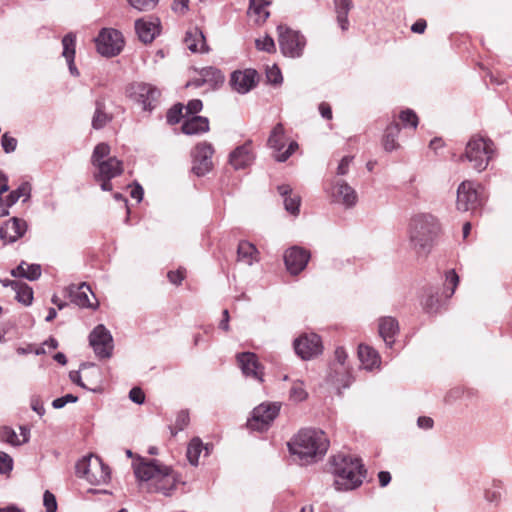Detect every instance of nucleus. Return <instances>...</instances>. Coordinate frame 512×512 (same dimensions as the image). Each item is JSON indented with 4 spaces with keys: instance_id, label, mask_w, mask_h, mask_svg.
<instances>
[{
    "instance_id": "f257e3e1",
    "label": "nucleus",
    "mask_w": 512,
    "mask_h": 512,
    "mask_svg": "<svg viewBox=\"0 0 512 512\" xmlns=\"http://www.w3.org/2000/svg\"><path fill=\"white\" fill-rule=\"evenodd\" d=\"M287 445L289 452L306 465L322 459L329 448V440L320 429L304 428Z\"/></svg>"
},
{
    "instance_id": "f03ea898",
    "label": "nucleus",
    "mask_w": 512,
    "mask_h": 512,
    "mask_svg": "<svg viewBox=\"0 0 512 512\" xmlns=\"http://www.w3.org/2000/svg\"><path fill=\"white\" fill-rule=\"evenodd\" d=\"M440 231L436 217L429 213L414 215L409 222L410 245L418 255H428Z\"/></svg>"
},
{
    "instance_id": "7ed1b4c3",
    "label": "nucleus",
    "mask_w": 512,
    "mask_h": 512,
    "mask_svg": "<svg viewBox=\"0 0 512 512\" xmlns=\"http://www.w3.org/2000/svg\"><path fill=\"white\" fill-rule=\"evenodd\" d=\"M334 486L338 491H349L360 487L366 478L367 470L362 460L350 455H337L332 458Z\"/></svg>"
},
{
    "instance_id": "20e7f679",
    "label": "nucleus",
    "mask_w": 512,
    "mask_h": 512,
    "mask_svg": "<svg viewBox=\"0 0 512 512\" xmlns=\"http://www.w3.org/2000/svg\"><path fill=\"white\" fill-rule=\"evenodd\" d=\"M75 473L92 485L107 484L111 480V470L99 456L85 455L76 462Z\"/></svg>"
},
{
    "instance_id": "39448f33",
    "label": "nucleus",
    "mask_w": 512,
    "mask_h": 512,
    "mask_svg": "<svg viewBox=\"0 0 512 512\" xmlns=\"http://www.w3.org/2000/svg\"><path fill=\"white\" fill-rule=\"evenodd\" d=\"M495 153L494 142L479 135L472 136L468 141L464 157L477 172L484 171Z\"/></svg>"
},
{
    "instance_id": "423d86ee",
    "label": "nucleus",
    "mask_w": 512,
    "mask_h": 512,
    "mask_svg": "<svg viewBox=\"0 0 512 512\" xmlns=\"http://www.w3.org/2000/svg\"><path fill=\"white\" fill-rule=\"evenodd\" d=\"M127 96L139 104L144 111L152 112L159 103L160 90L154 85L135 82L126 89Z\"/></svg>"
},
{
    "instance_id": "0eeeda50",
    "label": "nucleus",
    "mask_w": 512,
    "mask_h": 512,
    "mask_svg": "<svg viewBox=\"0 0 512 512\" xmlns=\"http://www.w3.org/2000/svg\"><path fill=\"white\" fill-rule=\"evenodd\" d=\"M278 42L281 53L290 58H299L306 45L305 37L296 30L280 24L277 26Z\"/></svg>"
},
{
    "instance_id": "6e6552de",
    "label": "nucleus",
    "mask_w": 512,
    "mask_h": 512,
    "mask_svg": "<svg viewBox=\"0 0 512 512\" xmlns=\"http://www.w3.org/2000/svg\"><path fill=\"white\" fill-rule=\"evenodd\" d=\"M97 51L105 57H114L120 54L124 41L120 31L113 28H102L95 38Z\"/></svg>"
},
{
    "instance_id": "1a4fd4ad",
    "label": "nucleus",
    "mask_w": 512,
    "mask_h": 512,
    "mask_svg": "<svg viewBox=\"0 0 512 512\" xmlns=\"http://www.w3.org/2000/svg\"><path fill=\"white\" fill-rule=\"evenodd\" d=\"M96 171L93 176L96 182L100 183L102 191H112L111 180L123 173V162L117 157H108L106 161H101L94 166Z\"/></svg>"
},
{
    "instance_id": "9d476101",
    "label": "nucleus",
    "mask_w": 512,
    "mask_h": 512,
    "mask_svg": "<svg viewBox=\"0 0 512 512\" xmlns=\"http://www.w3.org/2000/svg\"><path fill=\"white\" fill-rule=\"evenodd\" d=\"M89 345L99 359H109L113 355L114 341L111 332L98 324L89 334Z\"/></svg>"
},
{
    "instance_id": "9b49d317",
    "label": "nucleus",
    "mask_w": 512,
    "mask_h": 512,
    "mask_svg": "<svg viewBox=\"0 0 512 512\" xmlns=\"http://www.w3.org/2000/svg\"><path fill=\"white\" fill-rule=\"evenodd\" d=\"M480 185L471 181H463L457 189V209L462 212H475L482 205Z\"/></svg>"
},
{
    "instance_id": "f8f14e48",
    "label": "nucleus",
    "mask_w": 512,
    "mask_h": 512,
    "mask_svg": "<svg viewBox=\"0 0 512 512\" xmlns=\"http://www.w3.org/2000/svg\"><path fill=\"white\" fill-rule=\"evenodd\" d=\"M280 409L281 403L279 402L261 403L253 409L252 416L248 420V425L251 429L259 431L266 430L279 415Z\"/></svg>"
},
{
    "instance_id": "ddd939ff",
    "label": "nucleus",
    "mask_w": 512,
    "mask_h": 512,
    "mask_svg": "<svg viewBox=\"0 0 512 512\" xmlns=\"http://www.w3.org/2000/svg\"><path fill=\"white\" fill-rule=\"evenodd\" d=\"M293 348L302 360H310L323 351L321 337L316 333H304L293 341Z\"/></svg>"
},
{
    "instance_id": "4468645a",
    "label": "nucleus",
    "mask_w": 512,
    "mask_h": 512,
    "mask_svg": "<svg viewBox=\"0 0 512 512\" xmlns=\"http://www.w3.org/2000/svg\"><path fill=\"white\" fill-rule=\"evenodd\" d=\"M214 149L210 143L202 142L195 146L192 152V172L198 177L205 176L212 169Z\"/></svg>"
},
{
    "instance_id": "2eb2a0df",
    "label": "nucleus",
    "mask_w": 512,
    "mask_h": 512,
    "mask_svg": "<svg viewBox=\"0 0 512 512\" xmlns=\"http://www.w3.org/2000/svg\"><path fill=\"white\" fill-rule=\"evenodd\" d=\"M258 72L249 68L245 70H235L230 75L229 84L232 90L239 94H247L258 84Z\"/></svg>"
},
{
    "instance_id": "dca6fc26",
    "label": "nucleus",
    "mask_w": 512,
    "mask_h": 512,
    "mask_svg": "<svg viewBox=\"0 0 512 512\" xmlns=\"http://www.w3.org/2000/svg\"><path fill=\"white\" fill-rule=\"evenodd\" d=\"M310 252L300 246H292L288 248L284 253V263L287 271L292 275H297L302 272L309 260Z\"/></svg>"
},
{
    "instance_id": "f3484780",
    "label": "nucleus",
    "mask_w": 512,
    "mask_h": 512,
    "mask_svg": "<svg viewBox=\"0 0 512 512\" xmlns=\"http://www.w3.org/2000/svg\"><path fill=\"white\" fill-rule=\"evenodd\" d=\"M237 362L245 377L252 378L260 383L264 381V367L259 362L258 356L253 352L238 353Z\"/></svg>"
},
{
    "instance_id": "a211bd4d",
    "label": "nucleus",
    "mask_w": 512,
    "mask_h": 512,
    "mask_svg": "<svg viewBox=\"0 0 512 512\" xmlns=\"http://www.w3.org/2000/svg\"><path fill=\"white\" fill-rule=\"evenodd\" d=\"M27 222L19 217H12L0 227V239L4 244H11L22 238L27 232Z\"/></svg>"
},
{
    "instance_id": "6ab92c4d",
    "label": "nucleus",
    "mask_w": 512,
    "mask_h": 512,
    "mask_svg": "<svg viewBox=\"0 0 512 512\" xmlns=\"http://www.w3.org/2000/svg\"><path fill=\"white\" fill-rule=\"evenodd\" d=\"M168 472L169 466L161 464L156 459H151L146 462L142 461L134 468L136 478L141 481H155L159 475L169 476Z\"/></svg>"
},
{
    "instance_id": "aec40b11",
    "label": "nucleus",
    "mask_w": 512,
    "mask_h": 512,
    "mask_svg": "<svg viewBox=\"0 0 512 512\" xmlns=\"http://www.w3.org/2000/svg\"><path fill=\"white\" fill-rule=\"evenodd\" d=\"M255 159V155L252 150V141L247 140L244 144L237 146L229 154V163L234 169H244L250 166Z\"/></svg>"
},
{
    "instance_id": "412c9836",
    "label": "nucleus",
    "mask_w": 512,
    "mask_h": 512,
    "mask_svg": "<svg viewBox=\"0 0 512 512\" xmlns=\"http://www.w3.org/2000/svg\"><path fill=\"white\" fill-rule=\"evenodd\" d=\"M135 31L141 42L145 44L151 43L160 34L159 19H138L135 21Z\"/></svg>"
},
{
    "instance_id": "4be33fe9",
    "label": "nucleus",
    "mask_w": 512,
    "mask_h": 512,
    "mask_svg": "<svg viewBox=\"0 0 512 512\" xmlns=\"http://www.w3.org/2000/svg\"><path fill=\"white\" fill-rule=\"evenodd\" d=\"M399 322L392 316H383L378 320V331L385 345L392 348L395 343V337L399 333Z\"/></svg>"
},
{
    "instance_id": "5701e85b",
    "label": "nucleus",
    "mask_w": 512,
    "mask_h": 512,
    "mask_svg": "<svg viewBox=\"0 0 512 512\" xmlns=\"http://www.w3.org/2000/svg\"><path fill=\"white\" fill-rule=\"evenodd\" d=\"M332 197L335 202L343 204L346 208L355 206L358 200L356 191L344 180L335 183Z\"/></svg>"
},
{
    "instance_id": "b1692460",
    "label": "nucleus",
    "mask_w": 512,
    "mask_h": 512,
    "mask_svg": "<svg viewBox=\"0 0 512 512\" xmlns=\"http://www.w3.org/2000/svg\"><path fill=\"white\" fill-rule=\"evenodd\" d=\"M184 43L193 53H206L209 51L204 33L198 27H193L187 30L184 37Z\"/></svg>"
},
{
    "instance_id": "393cba45",
    "label": "nucleus",
    "mask_w": 512,
    "mask_h": 512,
    "mask_svg": "<svg viewBox=\"0 0 512 512\" xmlns=\"http://www.w3.org/2000/svg\"><path fill=\"white\" fill-rule=\"evenodd\" d=\"M62 46V56L66 59L70 74L74 77H78L80 72L75 65L76 36L71 32L64 35L62 38Z\"/></svg>"
},
{
    "instance_id": "a878e982",
    "label": "nucleus",
    "mask_w": 512,
    "mask_h": 512,
    "mask_svg": "<svg viewBox=\"0 0 512 512\" xmlns=\"http://www.w3.org/2000/svg\"><path fill=\"white\" fill-rule=\"evenodd\" d=\"M88 292H90L94 296L90 286L85 282L81 283L78 286L73 285L69 289L71 301L75 303L77 306L82 308L96 309L98 307V302H96V304L91 303L88 297Z\"/></svg>"
},
{
    "instance_id": "bb28decb",
    "label": "nucleus",
    "mask_w": 512,
    "mask_h": 512,
    "mask_svg": "<svg viewBox=\"0 0 512 512\" xmlns=\"http://www.w3.org/2000/svg\"><path fill=\"white\" fill-rule=\"evenodd\" d=\"M277 191L283 198L284 208L291 215L297 216L300 212L301 197L292 194V188L288 184L277 186Z\"/></svg>"
},
{
    "instance_id": "cd10ccee",
    "label": "nucleus",
    "mask_w": 512,
    "mask_h": 512,
    "mask_svg": "<svg viewBox=\"0 0 512 512\" xmlns=\"http://www.w3.org/2000/svg\"><path fill=\"white\" fill-rule=\"evenodd\" d=\"M181 130L186 135H197L209 131V120L204 116L187 117L182 125Z\"/></svg>"
},
{
    "instance_id": "c85d7f7f",
    "label": "nucleus",
    "mask_w": 512,
    "mask_h": 512,
    "mask_svg": "<svg viewBox=\"0 0 512 512\" xmlns=\"http://www.w3.org/2000/svg\"><path fill=\"white\" fill-rule=\"evenodd\" d=\"M168 474L169 476L159 475L155 480V491L164 496H170L175 490L177 483L180 482L179 474L175 473L170 466Z\"/></svg>"
},
{
    "instance_id": "c756f323",
    "label": "nucleus",
    "mask_w": 512,
    "mask_h": 512,
    "mask_svg": "<svg viewBox=\"0 0 512 512\" xmlns=\"http://www.w3.org/2000/svg\"><path fill=\"white\" fill-rule=\"evenodd\" d=\"M358 357L366 370H373L381 363L379 353L369 345L360 344L358 346Z\"/></svg>"
},
{
    "instance_id": "7c9ffc66",
    "label": "nucleus",
    "mask_w": 512,
    "mask_h": 512,
    "mask_svg": "<svg viewBox=\"0 0 512 512\" xmlns=\"http://www.w3.org/2000/svg\"><path fill=\"white\" fill-rule=\"evenodd\" d=\"M422 306L426 313L436 314L442 306V298L438 287H428L422 300Z\"/></svg>"
},
{
    "instance_id": "2f4dec72",
    "label": "nucleus",
    "mask_w": 512,
    "mask_h": 512,
    "mask_svg": "<svg viewBox=\"0 0 512 512\" xmlns=\"http://www.w3.org/2000/svg\"><path fill=\"white\" fill-rule=\"evenodd\" d=\"M285 129L282 123H277L271 130L267 140V146L272 149L275 154L280 153L285 147Z\"/></svg>"
},
{
    "instance_id": "473e14b6",
    "label": "nucleus",
    "mask_w": 512,
    "mask_h": 512,
    "mask_svg": "<svg viewBox=\"0 0 512 512\" xmlns=\"http://www.w3.org/2000/svg\"><path fill=\"white\" fill-rule=\"evenodd\" d=\"M400 133V125L396 122L390 123L383 135L382 144L386 152H392L399 147L397 142Z\"/></svg>"
},
{
    "instance_id": "72a5a7b5",
    "label": "nucleus",
    "mask_w": 512,
    "mask_h": 512,
    "mask_svg": "<svg viewBox=\"0 0 512 512\" xmlns=\"http://www.w3.org/2000/svg\"><path fill=\"white\" fill-rule=\"evenodd\" d=\"M335 12L337 14V22L342 31L349 28L348 14L352 8L351 0H334Z\"/></svg>"
},
{
    "instance_id": "f704fd0d",
    "label": "nucleus",
    "mask_w": 512,
    "mask_h": 512,
    "mask_svg": "<svg viewBox=\"0 0 512 512\" xmlns=\"http://www.w3.org/2000/svg\"><path fill=\"white\" fill-rule=\"evenodd\" d=\"M200 76H203L206 80V84H209L212 88H218L225 81V76L219 68L213 66L203 67L198 71Z\"/></svg>"
},
{
    "instance_id": "c9c22d12",
    "label": "nucleus",
    "mask_w": 512,
    "mask_h": 512,
    "mask_svg": "<svg viewBox=\"0 0 512 512\" xmlns=\"http://www.w3.org/2000/svg\"><path fill=\"white\" fill-rule=\"evenodd\" d=\"M258 250L254 244L249 241L242 240L237 246V258L238 261H242L248 265H252L256 260Z\"/></svg>"
},
{
    "instance_id": "e433bc0d",
    "label": "nucleus",
    "mask_w": 512,
    "mask_h": 512,
    "mask_svg": "<svg viewBox=\"0 0 512 512\" xmlns=\"http://www.w3.org/2000/svg\"><path fill=\"white\" fill-rule=\"evenodd\" d=\"M110 121H112V115L106 113L104 102L97 100L95 102V111L92 117V127L95 130H100L104 128Z\"/></svg>"
},
{
    "instance_id": "4c0bfd02",
    "label": "nucleus",
    "mask_w": 512,
    "mask_h": 512,
    "mask_svg": "<svg viewBox=\"0 0 512 512\" xmlns=\"http://www.w3.org/2000/svg\"><path fill=\"white\" fill-rule=\"evenodd\" d=\"M335 361L330 365L331 371L335 374H344L349 376V367L346 366L348 354L343 347H337L335 350Z\"/></svg>"
},
{
    "instance_id": "58836bf2",
    "label": "nucleus",
    "mask_w": 512,
    "mask_h": 512,
    "mask_svg": "<svg viewBox=\"0 0 512 512\" xmlns=\"http://www.w3.org/2000/svg\"><path fill=\"white\" fill-rule=\"evenodd\" d=\"M270 4L269 0H249L248 12L256 15L258 21L264 23L270 16V12L266 9Z\"/></svg>"
},
{
    "instance_id": "ea45409f",
    "label": "nucleus",
    "mask_w": 512,
    "mask_h": 512,
    "mask_svg": "<svg viewBox=\"0 0 512 512\" xmlns=\"http://www.w3.org/2000/svg\"><path fill=\"white\" fill-rule=\"evenodd\" d=\"M203 451V442L199 437H194L188 444L186 456L192 466H197L199 457Z\"/></svg>"
},
{
    "instance_id": "a19ab883",
    "label": "nucleus",
    "mask_w": 512,
    "mask_h": 512,
    "mask_svg": "<svg viewBox=\"0 0 512 512\" xmlns=\"http://www.w3.org/2000/svg\"><path fill=\"white\" fill-rule=\"evenodd\" d=\"M16 292L15 299L25 305L30 306L33 302V289L26 283L20 282L19 288L14 290Z\"/></svg>"
},
{
    "instance_id": "79ce46f5",
    "label": "nucleus",
    "mask_w": 512,
    "mask_h": 512,
    "mask_svg": "<svg viewBox=\"0 0 512 512\" xmlns=\"http://www.w3.org/2000/svg\"><path fill=\"white\" fill-rule=\"evenodd\" d=\"M0 441L14 447L21 445V440H19L15 430L6 425L0 427Z\"/></svg>"
},
{
    "instance_id": "37998d69",
    "label": "nucleus",
    "mask_w": 512,
    "mask_h": 512,
    "mask_svg": "<svg viewBox=\"0 0 512 512\" xmlns=\"http://www.w3.org/2000/svg\"><path fill=\"white\" fill-rule=\"evenodd\" d=\"M110 154V146L105 143V142H101L99 144H97L95 147H94V150H93V153H92V156H91V163L93 166L97 165V163H100L101 161H106V159L109 156Z\"/></svg>"
},
{
    "instance_id": "c03bdc74",
    "label": "nucleus",
    "mask_w": 512,
    "mask_h": 512,
    "mask_svg": "<svg viewBox=\"0 0 512 512\" xmlns=\"http://www.w3.org/2000/svg\"><path fill=\"white\" fill-rule=\"evenodd\" d=\"M21 196H26L24 202L30 198V187L27 183L21 184L17 189L11 191L4 199L13 206Z\"/></svg>"
},
{
    "instance_id": "a18cd8bd",
    "label": "nucleus",
    "mask_w": 512,
    "mask_h": 512,
    "mask_svg": "<svg viewBox=\"0 0 512 512\" xmlns=\"http://www.w3.org/2000/svg\"><path fill=\"white\" fill-rule=\"evenodd\" d=\"M190 417L188 410H181L176 416V420L173 426H170V431L173 436L177 435L178 432L183 431L189 424Z\"/></svg>"
},
{
    "instance_id": "49530a36",
    "label": "nucleus",
    "mask_w": 512,
    "mask_h": 512,
    "mask_svg": "<svg viewBox=\"0 0 512 512\" xmlns=\"http://www.w3.org/2000/svg\"><path fill=\"white\" fill-rule=\"evenodd\" d=\"M459 283V276L454 269H450L445 273V293L446 297H451Z\"/></svg>"
},
{
    "instance_id": "de8ad7c7",
    "label": "nucleus",
    "mask_w": 512,
    "mask_h": 512,
    "mask_svg": "<svg viewBox=\"0 0 512 512\" xmlns=\"http://www.w3.org/2000/svg\"><path fill=\"white\" fill-rule=\"evenodd\" d=\"M183 108L184 105L182 103H176L168 109L166 113V121L169 125H175L181 121L183 118Z\"/></svg>"
},
{
    "instance_id": "09e8293b",
    "label": "nucleus",
    "mask_w": 512,
    "mask_h": 512,
    "mask_svg": "<svg viewBox=\"0 0 512 512\" xmlns=\"http://www.w3.org/2000/svg\"><path fill=\"white\" fill-rule=\"evenodd\" d=\"M399 118L404 127H411L413 129H416L418 126V116L412 109L407 108L405 110H402L399 114Z\"/></svg>"
},
{
    "instance_id": "8fccbe9b",
    "label": "nucleus",
    "mask_w": 512,
    "mask_h": 512,
    "mask_svg": "<svg viewBox=\"0 0 512 512\" xmlns=\"http://www.w3.org/2000/svg\"><path fill=\"white\" fill-rule=\"evenodd\" d=\"M290 399L294 402H302L308 397V393L304 389V384L301 381L293 383L289 391Z\"/></svg>"
},
{
    "instance_id": "3c124183",
    "label": "nucleus",
    "mask_w": 512,
    "mask_h": 512,
    "mask_svg": "<svg viewBox=\"0 0 512 512\" xmlns=\"http://www.w3.org/2000/svg\"><path fill=\"white\" fill-rule=\"evenodd\" d=\"M503 485L500 480L493 481V488L485 491V499L490 503H498L501 499V489Z\"/></svg>"
},
{
    "instance_id": "603ef678",
    "label": "nucleus",
    "mask_w": 512,
    "mask_h": 512,
    "mask_svg": "<svg viewBox=\"0 0 512 512\" xmlns=\"http://www.w3.org/2000/svg\"><path fill=\"white\" fill-rule=\"evenodd\" d=\"M255 46L258 50L265 51L267 53H274L276 46L273 38L266 35L263 39H256Z\"/></svg>"
},
{
    "instance_id": "864d4df0",
    "label": "nucleus",
    "mask_w": 512,
    "mask_h": 512,
    "mask_svg": "<svg viewBox=\"0 0 512 512\" xmlns=\"http://www.w3.org/2000/svg\"><path fill=\"white\" fill-rule=\"evenodd\" d=\"M266 78L268 83L272 85H280L283 82V76L281 70L277 65H273L266 71Z\"/></svg>"
},
{
    "instance_id": "5fc2aeb1",
    "label": "nucleus",
    "mask_w": 512,
    "mask_h": 512,
    "mask_svg": "<svg viewBox=\"0 0 512 512\" xmlns=\"http://www.w3.org/2000/svg\"><path fill=\"white\" fill-rule=\"evenodd\" d=\"M298 147L299 145L296 141H291L284 151L274 155L275 160L280 163L287 161Z\"/></svg>"
},
{
    "instance_id": "6e6d98bb",
    "label": "nucleus",
    "mask_w": 512,
    "mask_h": 512,
    "mask_svg": "<svg viewBox=\"0 0 512 512\" xmlns=\"http://www.w3.org/2000/svg\"><path fill=\"white\" fill-rule=\"evenodd\" d=\"M13 469V458L3 452L0 451V474L5 475L12 471Z\"/></svg>"
},
{
    "instance_id": "4d7b16f0",
    "label": "nucleus",
    "mask_w": 512,
    "mask_h": 512,
    "mask_svg": "<svg viewBox=\"0 0 512 512\" xmlns=\"http://www.w3.org/2000/svg\"><path fill=\"white\" fill-rule=\"evenodd\" d=\"M128 3L139 11H147L153 9L159 0H127Z\"/></svg>"
},
{
    "instance_id": "13d9d810",
    "label": "nucleus",
    "mask_w": 512,
    "mask_h": 512,
    "mask_svg": "<svg viewBox=\"0 0 512 512\" xmlns=\"http://www.w3.org/2000/svg\"><path fill=\"white\" fill-rule=\"evenodd\" d=\"M1 146L5 153H12L16 150L17 139L8 133H4L1 137Z\"/></svg>"
},
{
    "instance_id": "bf43d9fd",
    "label": "nucleus",
    "mask_w": 512,
    "mask_h": 512,
    "mask_svg": "<svg viewBox=\"0 0 512 512\" xmlns=\"http://www.w3.org/2000/svg\"><path fill=\"white\" fill-rule=\"evenodd\" d=\"M43 505L46 509V512H56L57 511V501L56 497L53 493L46 490L43 495Z\"/></svg>"
},
{
    "instance_id": "052dcab7",
    "label": "nucleus",
    "mask_w": 512,
    "mask_h": 512,
    "mask_svg": "<svg viewBox=\"0 0 512 512\" xmlns=\"http://www.w3.org/2000/svg\"><path fill=\"white\" fill-rule=\"evenodd\" d=\"M42 273L41 266L39 264H27L25 279L29 281H36L40 278Z\"/></svg>"
},
{
    "instance_id": "680f3d73",
    "label": "nucleus",
    "mask_w": 512,
    "mask_h": 512,
    "mask_svg": "<svg viewBox=\"0 0 512 512\" xmlns=\"http://www.w3.org/2000/svg\"><path fill=\"white\" fill-rule=\"evenodd\" d=\"M78 401V397L73 394H66L59 398H56L52 401V407L54 409H61L68 403H76Z\"/></svg>"
},
{
    "instance_id": "e2e57ef3",
    "label": "nucleus",
    "mask_w": 512,
    "mask_h": 512,
    "mask_svg": "<svg viewBox=\"0 0 512 512\" xmlns=\"http://www.w3.org/2000/svg\"><path fill=\"white\" fill-rule=\"evenodd\" d=\"M69 378L70 380L76 384L77 386L85 389V390H88V391H91L93 393H96L98 392L100 389L97 388V387H94V388H91V387H88L83 381H82V377H81V374H80V371H71L69 373Z\"/></svg>"
},
{
    "instance_id": "0e129e2a",
    "label": "nucleus",
    "mask_w": 512,
    "mask_h": 512,
    "mask_svg": "<svg viewBox=\"0 0 512 512\" xmlns=\"http://www.w3.org/2000/svg\"><path fill=\"white\" fill-rule=\"evenodd\" d=\"M202 108L203 103L200 99L189 100L185 106L186 113L192 116H198L197 113H199L202 110Z\"/></svg>"
},
{
    "instance_id": "69168bd1",
    "label": "nucleus",
    "mask_w": 512,
    "mask_h": 512,
    "mask_svg": "<svg viewBox=\"0 0 512 512\" xmlns=\"http://www.w3.org/2000/svg\"><path fill=\"white\" fill-rule=\"evenodd\" d=\"M129 399L135 404L141 405L145 402V394L139 387H133L129 391Z\"/></svg>"
},
{
    "instance_id": "338daca9",
    "label": "nucleus",
    "mask_w": 512,
    "mask_h": 512,
    "mask_svg": "<svg viewBox=\"0 0 512 512\" xmlns=\"http://www.w3.org/2000/svg\"><path fill=\"white\" fill-rule=\"evenodd\" d=\"M31 409L36 412L40 417L45 414L43 402L38 396H33L30 403Z\"/></svg>"
},
{
    "instance_id": "774afa93",
    "label": "nucleus",
    "mask_w": 512,
    "mask_h": 512,
    "mask_svg": "<svg viewBox=\"0 0 512 512\" xmlns=\"http://www.w3.org/2000/svg\"><path fill=\"white\" fill-rule=\"evenodd\" d=\"M353 157L352 156H344L337 167V174L338 175H346L348 173L349 165L352 162Z\"/></svg>"
}]
</instances>
